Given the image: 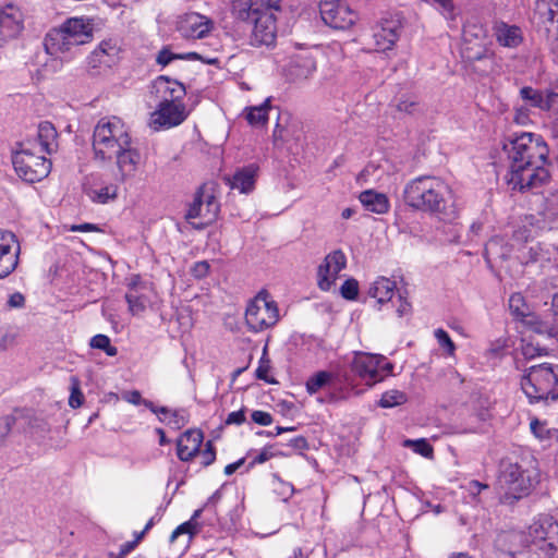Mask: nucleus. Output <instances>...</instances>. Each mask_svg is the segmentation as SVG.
<instances>
[{
  "mask_svg": "<svg viewBox=\"0 0 558 558\" xmlns=\"http://www.w3.org/2000/svg\"><path fill=\"white\" fill-rule=\"evenodd\" d=\"M549 148L541 135L523 132L508 148L510 161L506 182L512 191L541 193L550 181Z\"/></svg>",
  "mask_w": 558,
  "mask_h": 558,
  "instance_id": "f257e3e1",
  "label": "nucleus"
},
{
  "mask_svg": "<svg viewBox=\"0 0 558 558\" xmlns=\"http://www.w3.org/2000/svg\"><path fill=\"white\" fill-rule=\"evenodd\" d=\"M71 387H70V398H69V405L72 409H77L82 407L84 403V395L81 390V381L76 376H71L70 378Z\"/></svg>",
  "mask_w": 558,
  "mask_h": 558,
  "instance_id": "a19ab883",
  "label": "nucleus"
},
{
  "mask_svg": "<svg viewBox=\"0 0 558 558\" xmlns=\"http://www.w3.org/2000/svg\"><path fill=\"white\" fill-rule=\"evenodd\" d=\"M204 441V433L199 428L186 429L177 439V457L182 462L192 461Z\"/></svg>",
  "mask_w": 558,
  "mask_h": 558,
  "instance_id": "393cba45",
  "label": "nucleus"
},
{
  "mask_svg": "<svg viewBox=\"0 0 558 558\" xmlns=\"http://www.w3.org/2000/svg\"><path fill=\"white\" fill-rule=\"evenodd\" d=\"M513 324L522 337L538 335L554 338L557 332V316H515Z\"/></svg>",
  "mask_w": 558,
  "mask_h": 558,
  "instance_id": "6ab92c4d",
  "label": "nucleus"
},
{
  "mask_svg": "<svg viewBox=\"0 0 558 558\" xmlns=\"http://www.w3.org/2000/svg\"><path fill=\"white\" fill-rule=\"evenodd\" d=\"M151 94L158 104L183 101L186 95V88L178 80L166 75L157 76L151 85Z\"/></svg>",
  "mask_w": 558,
  "mask_h": 558,
  "instance_id": "5701e85b",
  "label": "nucleus"
},
{
  "mask_svg": "<svg viewBox=\"0 0 558 558\" xmlns=\"http://www.w3.org/2000/svg\"><path fill=\"white\" fill-rule=\"evenodd\" d=\"M72 232H100L101 229L94 223L85 222L81 225H72L69 228Z\"/></svg>",
  "mask_w": 558,
  "mask_h": 558,
  "instance_id": "e2e57ef3",
  "label": "nucleus"
},
{
  "mask_svg": "<svg viewBox=\"0 0 558 558\" xmlns=\"http://www.w3.org/2000/svg\"><path fill=\"white\" fill-rule=\"evenodd\" d=\"M350 369L363 383L373 386L383 381L392 372L393 365L384 355L355 352Z\"/></svg>",
  "mask_w": 558,
  "mask_h": 558,
  "instance_id": "9d476101",
  "label": "nucleus"
},
{
  "mask_svg": "<svg viewBox=\"0 0 558 558\" xmlns=\"http://www.w3.org/2000/svg\"><path fill=\"white\" fill-rule=\"evenodd\" d=\"M530 428L533 435L539 440L558 439V429L549 428L547 422L534 417L531 420Z\"/></svg>",
  "mask_w": 558,
  "mask_h": 558,
  "instance_id": "c9c22d12",
  "label": "nucleus"
},
{
  "mask_svg": "<svg viewBox=\"0 0 558 558\" xmlns=\"http://www.w3.org/2000/svg\"><path fill=\"white\" fill-rule=\"evenodd\" d=\"M401 25L397 20H381L373 28V40L376 51L391 50L400 37Z\"/></svg>",
  "mask_w": 558,
  "mask_h": 558,
  "instance_id": "b1692460",
  "label": "nucleus"
},
{
  "mask_svg": "<svg viewBox=\"0 0 558 558\" xmlns=\"http://www.w3.org/2000/svg\"><path fill=\"white\" fill-rule=\"evenodd\" d=\"M29 142L22 144L21 149L12 156V163L17 177L26 183L40 182L51 171L52 162L45 154H36Z\"/></svg>",
  "mask_w": 558,
  "mask_h": 558,
  "instance_id": "0eeeda50",
  "label": "nucleus"
},
{
  "mask_svg": "<svg viewBox=\"0 0 558 558\" xmlns=\"http://www.w3.org/2000/svg\"><path fill=\"white\" fill-rule=\"evenodd\" d=\"M15 422H16V417L14 415L0 416V447L5 442Z\"/></svg>",
  "mask_w": 558,
  "mask_h": 558,
  "instance_id": "603ef678",
  "label": "nucleus"
},
{
  "mask_svg": "<svg viewBox=\"0 0 558 558\" xmlns=\"http://www.w3.org/2000/svg\"><path fill=\"white\" fill-rule=\"evenodd\" d=\"M318 49L304 48L294 52L284 68V74L291 82H302L311 76L317 70Z\"/></svg>",
  "mask_w": 558,
  "mask_h": 558,
  "instance_id": "ddd939ff",
  "label": "nucleus"
},
{
  "mask_svg": "<svg viewBox=\"0 0 558 558\" xmlns=\"http://www.w3.org/2000/svg\"><path fill=\"white\" fill-rule=\"evenodd\" d=\"M487 31L481 23L468 22L463 26L462 56L473 62L487 57Z\"/></svg>",
  "mask_w": 558,
  "mask_h": 558,
  "instance_id": "f8f14e48",
  "label": "nucleus"
},
{
  "mask_svg": "<svg viewBox=\"0 0 558 558\" xmlns=\"http://www.w3.org/2000/svg\"><path fill=\"white\" fill-rule=\"evenodd\" d=\"M488 485L476 480H472L469 482L468 490L472 496H477L482 490L488 489Z\"/></svg>",
  "mask_w": 558,
  "mask_h": 558,
  "instance_id": "774afa93",
  "label": "nucleus"
},
{
  "mask_svg": "<svg viewBox=\"0 0 558 558\" xmlns=\"http://www.w3.org/2000/svg\"><path fill=\"white\" fill-rule=\"evenodd\" d=\"M201 458V464L203 468H208L216 461L217 452L213 440H207L204 448H199L197 453Z\"/></svg>",
  "mask_w": 558,
  "mask_h": 558,
  "instance_id": "de8ad7c7",
  "label": "nucleus"
},
{
  "mask_svg": "<svg viewBox=\"0 0 558 558\" xmlns=\"http://www.w3.org/2000/svg\"><path fill=\"white\" fill-rule=\"evenodd\" d=\"M24 28V16L21 9L7 4L0 9V47L16 38Z\"/></svg>",
  "mask_w": 558,
  "mask_h": 558,
  "instance_id": "4be33fe9",
  "label": "nucleus"
},
{
  "mask_svg": "<svg viewBox=\"0 0 558 558\" xmlns=\"http://www.w3.org/2000/svg\"><path fill=\"white\" fill-rule=\"evenodd\" d=\"M402 199L409 208L436 216L441 221H452L459 216L457 195L445 179L437 175H418L404 185Z\"/></svg>",
  "mask_w": 558,
  "mask_h": 558,
  "instance_id": "7ed1b4c3",
  "label": "nucleus"
},
{
  "mask_svg": "<svg viewBox=\"0 0 558 558\" xmlns=\"http://www.w3.org/2000/svg\"><path fill=\"white\" fill-rule=\"evenodd\" d=\"M276 9H267L256 16L252 24L251 44L253 46H272L277 39V16Z\"/></svg>",
  "mask_w": 558,
  "mask_h": 558,
  "instance_id": "a211bd4d",
  "label": "nucleus"
},
{
  "mask_svg": "<svg viewBox=\"0 0 558 558\" xmlns=\"http://www.w3.org/2000/svg\"><path fill=\"white\" fill-rule=\"evenodd\" d=\"M508 305L511 314H533V306L520 292L510 295Z\"/></svg>",
  "mask_w": 558,
  "mask_h": 558,
  "instance_id": "4c0bfd02",
  "label": "nucleus"
},
{
  "mask_svg": "<svg viewBox=\"0 0 558 558\" xmlns=\"http://www.w3.org/2000/svg\"><path fill=\"white\" fill-rule=\"evenodd\" d=\"M37 140L40 145V153L52 154L58 147V132L54 125L49 121H44L38 125Z\"/></svg>",
  "mask_w": 558,
  "mask_h": 558,
  "instance_id": "c756f323",
  "label": "nucleus"
},
{
  "mask_svg": "<svg viewBox=\"0 0 558 558\" xmlns=\"http://www.w3.org/2000/svg\"><path fill=\"white\" fill-rule=\"evenodd\" d=\"M210 270V266L207 260H201L194 264V266L191 269L192 275L197 278L202 279L205 278Z\"/></svg>",
  "mask_w": 558,
  "mask_h": 558,
  "instance_id": "bf43d9fd",
  "label": "nucleus"
},
{
  "mask_svg": "<svg viewBox=\"0 0 558 558\" xmlns=\"http://www.w3.org/2000/svg\"><path fill=\"white\" fill-rule=\"evenodd\" d=\"M20 244L16 235L7 230H0V279L12 274L19 264Z\"/></svg>",
  "mask_w": 558,
  "mask_h": 558,
  "instance_id": "412c9836",
  "label": "nucleus"
},
{
  "mask_svg": "<svg viewBox=\"0 0 558 558\" xmlns=\"http://www.w3.org/2000/svg\"><path fill=\"white\" fill-rule=\"evenodd\" d=\"M187 116L184 100L158 104L157 109L151 113V123L156 130L170 129L183 123Z\"/></svg>",
  "mask_w": 558,
  "mask_h": 558,
  "instance_id": "aec40b11",
  "label": "nucleus"
},
{
  "mask_svg": "<svg viewBox=\"0 0 558 558\" xmlns=\"http://www.w3.org/2000/svg\"><path fill=\"white\" fill-rule=\"evenodd\" d=\"M412 305L410 301L408 300V296L404 295L402 292L398 293V306H397V313L398 314H408L411 312Z\"/></svg>",
  "mask_w": 558,
  "mask_h": 558,
  "instance_id": "680f3d73",
  "label": "nucleus"
},
{
  "mask_svg": "<svg viewBox=\"0 0 558 558\" xmlns=\"http://www.w3.org/2000/svg\"><path fill=\"white\" fill-rule=\"evenodd\" d=\"M93 193L94 195H90V197L94 202L99 204H106L118 196V186L114 184H109L102 186L98 191H94Z\"/></svg>",
  "mask_w": 558,
  "mask_h": 558,
  "instance_id": "37998d69",
  "label": "nucleus"
},
{
  "mask_svg": "<svg viewBox=\"0 0 558 558\" xmlns=\"http://www.w3.org/2000/svg\"><path fill=\"white\" fill-rule=\"evenodd\" d=\"M276 456H277V453L274 451V447L266 446L253 458L252 463L253 464H263Z\"/></svg>",
  "mask_w": 558,
  "mask_h": 558,
  "instance_id": "4d7b16f0",
  "label": "nucleus"
},
{
  "mask_svg": "<svg viewBox=\"0 0 558 558\" xmlns=\"http://www.w3.org/2000/svg\"><path fill=\"white\" fill-rule=\"evenodd\" d=\"M396 290V281L381 276L371 283L367 290V296L373 299L377 304L384 305L392 300Z\"/></svg>",
  "mask_w": 558,
  "mask_h": 558,
  "instance_id": "bb28decb",
  "label": "nucleus"
},
{
  "mask_svg": "<svg viewBox=\"0 0 558 558\" xmlns=\"http://www.w3.org/2000/svg\"><path fill=\"white\" fill-rule=\"evenodd\" d=\"M128 292L125 300L132 314L153 310L151 296L154 295L151 286L142 280L137 274L126 278Z\"/></svg>",
  "mask_w": 558,
  "mask_h": 558,
  "instance_id": "4468645a",
  "label": "nucleus"
},
{
  "mask_svg": "<svg viewBox=\"0 0 558 558\" xmlns=\"http://www.w3.org/2000/svg\"><path fill=\"white\" fill-rule=\"evenodd\" d=\"M220 203L207 184H202L195 192L193 202L185 214V220L195 229L202 230L216 221Z\"/></svg>",
  "mask_w": 558,
  "mask_h": 558,
  "instance_id": "1a4fd4ad",
  "label": "nucleus"
},
{
  "mask_svg": "<svg viewBox=\"0 0 558 558\" xmlns=\"http://www.w3.org/2000/svg\"><path fill=\"white\" fill-rule=\"evenodd\" d=\"M417 107V102L411 99H400L397 105L399 111L413 113Z\"/></svg>",
  "mask_w": 558,
  "mask_h": 558,
  "instance_id": "338daca9",
  "label": "nucleus"
},
{
  "mask_svg": "<svg viewBox=\"0 0 558 558\" xmlns=\"http://www.w3.org/2000/svg\"><path fill=\"white\" fill-rule=\"evenodd\" d=\"M267 9L281 11V0H230L232 19L246 25Z\"/></svg>",
  "mask_w": 558,
  "mask_h": 558,
  "instance_id": "2eb2a0df",
  "label": "nucleus"
},
{
  "mask_svg": "<svg viewBox=\"0 0 558 558\" xmlns=\"http://www.w3.org/2000/svg\"><path fill=\"white\" fill-rule=\"evenodd\" d=\"M215 28V22L201 13L187 12L177 22V31L185 39L206 38Z\"/></svg>",
  "mask_w": 558,
  "mask_h": 558,
  "instance_id": "f3484780",
  "label": "nucleus"
},
{
  "mask_svg": "<svg viewBox=\"0 0 558 558\" xmlns=\"http://www.w3.org/2000/svg\"><path fill=\"white\" fill-rule=\"evenodd\" d=\"M94 20L87 16L68 17L45 36L44 46L50 56H61L90 43L94 38Z\"/></svg>",
  "mask_w": 558,
  "mask_h": 558,
  "instance_id": "20e7f679",
  "label": "nucleus"
},
{
  "mask_svg": "<svg viewBox=\"0 0 558 558\" xmlns=\"http://www.w3.org/2000/svg\"><path fill=\"white\" fill-rule=\"evenodd\" d=\"M145 407L149 409L153 413L158 415V417H179V411L178 410H170L167 407H158L153 401L145 402Z\"/></svg>",
  "mask_w": 558,
  "mask_h": 558,
  "instance_id": "864d4df0",
  "label": "nucleus"
},
{
  "mask_svg": "<svg viewBox=\"0 0 558 558\" xmlns=\"http://www.w3.org/2000/svg\"><path fill=\"white\" fill-rule=\"evenodd\" d=\"M513 121L517 124L525 125L530 122V111L527 108H518L515 109Z\"/></svg>",
  "mask_w": 558,
  "mask_h": 558,
  "instance_id": "0e129e2a",
  "label": "nucleus"
},
{
  "mask_svg": "<svg viewBox=\"0 0 558 558\" xmlns=\"http://www.w3.org/2000/svg\"><path fill=\"white\" fill-rule=\"evenodd\" d=\"M538 482L539 472L534 459L504 464L498 477V484L504 490L502 500L508 504L529 496Z\"/></svg>",
  "mask_w": 558,
  "mask_h": 558,
  "instance_id": "39448f33",
  "label": "nucleus"
},
{
  "mask_svg": "<svg viewBox=\"0 0 558 558\" xmlns=\"http://www.w3.org/2000/svg\"><path fill=\"white\" fill-rule=\"evenodd\" d=\"M196 58H198V52L191 51L186 53H173L168 46H165L159 50L156 57V63L161 66H166L173 60H187Z\"/></svg>",
  "mask_w": 558,
  "mask_h": 558,
  "instance_id": "f704fd0d",
  "label": "nucleus"
},
{
  "mask_svg": "<svg viewBox=\"0 0 558 558\" xmlns=\"http://www.w3.org/2000/svg\"><path fill=\"white\" fill-rule=\"evenodd\" d=\"M553 105L549 112V117L551 118L550 121V132L553 137H558V97H554V101L551 100Z\"/></svg>",
  "mask_w": 558,
  "mask_h": 558,
  "instance_id": "6e6d98bb",
  "label": "nucleus"
},
{
  "mask_svg": "<svg viewBox=\"0 0 558 558\" xmlns=\"http://www.w3.org/2000/svg\"><path fill=\"white\" fill-rule=\"evenodd\" d=\"M94 159L98 162H116V180L124 183L133 179L143 165L142 154L133 146L126 123L117 116L102 117L94 126L92 136Z\"/></svg>",
  "mask_w": 558,
  "mask_h": 558,
  "instance_id": "f03ea898",
  "label": "nucleus"
},
{
  "mask_svg": "<svg viewBox=\"0 0 558 558\" xmlns=\"http://www.w3.org/2000/svg\"><path fill=\"white\" fill-rule=\"evenodd\" d=\"M198 532V523L193 521H185L178 525L170 535V542H174L180 535L187 534L193 537Z\"/></svg>",
  "mask_w": 558,
  "mask_h": 558,
  "instance_id": "8fccbe9b",
  "label": "nucleus"
},
{
  "mask_svg": "<svg viewBox=\"0 0 558 558\" xmlns=\"http://www.w3.org/2000/svg\"><path fill=\"white\" fill-rule=\"evenodd\" d=\"M496 38L501 46L509 48L518 47L523 39L520 27L515 25H507L505 23L497 26Z\"/></svg>",
  "mask_w": 558,
  "mask_h": 558,
  "instance_id": "473e14b6",
  "label": "nucleus"
},
{
  "mask_svg": "<svg viewBox=\"0 0 558 558\" xmlns=\"http://www.w3.org/2000/svg\"><path fill=\"white\" fill-rule=\"evenodd\" d=\"M271 371V363L266 352L263 353L258 361V366L255 371V376L257 379L263 380L267 384H278L275 377L270 376L269 373Z\"/></svg>",
  "mask_w": 558,
  "mask_h": 558,
  "instance_id": "ea45409f",
  "label": "nucleus"
},
{
  "mask_svg": "<svg viewBox=\"0 0 558 558\" xmlns=\"http://www.w3.org/2000/svg\"><path fill=\"white\" fill-rule=\"evenodd\" d=\"M291 448L303 451L308 449L307 439L304 436H295L289 440L288 444Z\"/></svg>",
  "mask_w": 558,
  "mask_h": 558,
  "instance_id": "69168bd1",
  "label": "nucleus"
},
{
  "mask_svg": "<svg viewBox=\"0 0 558 558\" xmlns=\"http://www.w3.org/2000/svg\"><path fill=\"white\" fill-rule=\"evenodd\" d=\"M360 287L359 281L354 278H349L340 287V294L343 299L353 301L359 295Z\"/></svg>",
  "mask_w": 558,
  "mask_h": 558,
  "instance_id": "09e8293b",
  "label": "nucleus"
},
{
  "mask_svg": "<svg viewBox=\"0 0 558 558\" xmlns=\"http://www.w3.org/2000/svg\"><path fill=\"white\" fill-rule=\"evenodd\" d=\"M403 446L412 448L415 453L427 459H430L434 456V448L425 438L407 439L404 440Z\"/></svg>",
  "mask_w": 558,
  "mask_h": 558,
  "instance_id": "58836bf2",
  "label": "nucleus"
},
{
  "mask_svg": "<svg viewBox=\"0 0 558 558\" xmlns=\"http://www.w3.org/2000/svg\"><path fill=\"white\" fill-rule=\"evenodd\" d=\"M347 267V256L342 250H333L327 254L317 268L316 280L322 291H329Z\"/></svg>",
  "mask_w": 558,
  "mask_h": 558,
  "instance_id": "dca6fc26",
  "label": "nucleus"
},
{
  "mask_svg": "<svg viewBox=\"0 0 558 558\" xmlns=\"http://www.w3.org/2000/svg\"><path fill=\"white\" fill-rule=\"evenodd\" d=\"M122 398L124 401H126L131 404H134V405H140V404L145 405V402H150V400L143 399L142 395L138 390L125 391L123 393Z\"/></svg>",
  "mask_w": 558,
  "mask_h": 558,
  "instance_id": "052dcab7",
  "label": "nucleus"
},
{
  "mask_svg": "<svg viewBox=\"0 0 558 558\" xmlns=\"http://www.w3.org/2000/svg\"><path fill=\"white\" fill-rule=\"evenodd\" d=\"M520 386L530 404L558 400V365L542 363L525 369Z\"/></svg>",
  "mask_w": 558,
  "mask_h": 558,
  "instance_id": "423d86ee",
  "label": "nucleus"
},
{
  "mask_svg": "<svg viewBox=\"0 0 558 558\" xmlns=\"http://www.w3.org/2000/svg\"><path fill=\"white\" fill-rule=\"evenodd\" d=\"M19 332L15 328H0V351H4L16 343Z\"/></svg>",
  "mask_w": 558,
  "mask_h": 558,
  "instance_id": "3c124183",
  "label": "nucleus"
},
{
  "mask_svg": "<svg viewBox=\"0 0 558 558\" xmlns=\"http://www.w3.org/2000/svg\"><path fill=\"white\" fill-rule=\"evenodd\" d=\"M520 95L522 99L529 101L531 106L538 108L544 111H549L551 108V100L554 101V97L558 98V93L547 90L545 94L538 89H535L531 86H524L520 89Z\"/></svg>",
  "mask_w": 558,
  "mask_h": 558,
  "instance_id": "cd10ccee",
  "label": "nucleus"
},
{
  "mask_svg": "<svg viewBox=\"0 0 558 558\" xmlns=\"http://www.w3.org/2000/svg\"><path fill=\"white\" fill-rule=\"evenodd\" d=\"M89 344L94 349L102 350L108 356H114L118 353L117 348L111 345L109 337L102 333L94 336Z\"/></svg>",
  "mask_w": 558,
  "mask_h": 558,
  "instance_id": "79ce46f5",
  "label": "nucleus"
},
{
  "mask_svg": "<svg viewBox=\"0 0 558 558\" xmlns=\"http://www.w3.org/2000/svg\"><path fill=\"white\" fill-rule=\"evenodd\" d=\"M425 3L428 4H436L437 9L441 13V15L450 21H453L456 19V7L453 3V0H422Z\"/></svg>",
  "mask_w": 558,
  "mask_h": 558,
  "instance_id": "49530a36",
  "label": "nucleus"
},
{
  "mask_svg": "<svg viewBox=\"0 0 558 558\" xmlns=\"http://www.w3.org/2000/svg\"><path fill=\"white\" fill-rule=\"evenodd\" d=\"M434 335H435V338H436L439 347L445 350L447 355L453 356L454 352H456V345H454L453 341L451 340L449 333L442 328H437L434 331Z\"/></svg>",
  "mask_w": 558,
  "mask_h": 558,
  "instance_id": "a18cd8bd",
  "label": "nucleus"
},
{
  "mask_svg": "<svg viewBox=\"0 0 558 558\" xmlns=\"http://www.w3.org/2000/svg\"><path fill=\"white\" fill-rule=\"evenodd\" d=\"M274 318L271 322L267 323L265 319H262L259 316H242L244 324L247 327L248 331L252 332H259L267 328L270 325H274L277 323L278 316H270Z\"/></svg>",
  "mask_w": 558,
  "mask_h": 558,
  "instance_id": "c03bdc74",
  "label": "nucleus"
},
{
  "mask_svg": "<svg viewBox=\"0 0 558 558\" xmlns=\"http://www.w3.org/2000/svg\"><path fill=\"white\" fill-rule=\"evenodd\" d=\"M319 13L326 25L340 31L351 28L359 20V13L348 0H322Z\"/></svg>",
  "mask_w": 558,
  "mask_h": 558,
  "instance_id": "9b49d317",
  "label": "nucleus"
},
{
  "mask_svg": "<svg viewBox=\"0 0 558 558\" xmlns=\"http://www.w3.org/2000/svg\"><path fill=\"white\" fill-rule=\"evenodd\" d=\"M408 401L407 395L398 389H391L388 391H385L379 401L378 405L384 409L393 408L397 405L404 404Z\"/></svg>",
  "mask_w": 558,
  "mask_h": 558,
  "instance_id": "e433bc0d",
  "label": "nucleus"
},
{
  "mask_svg": "<svg viewBox=\"0 0 558 558\" xmlns=\"http://www.w3.org/2000/svg\"><path fill=\"white\" fill-rule=\"evenodd\" d=\"M270 109V98H267L258 106L245 107L243 116L251 126L260 128L268 123Z\"/></svg>",
  "mask_w": 558,
  "mask_h": 558,
  "instance_id": "2f4dec72",
  "label": "nucleus"
},
{
  "mask_svg": "<svg viewBox=\"0 0 558 558\" xmlns=\"http://www.w3.org/2000/svg\"><path fill=\"white\" fill-rule=\"evenodd\" d=\"M258 167L254 163L238 169L231 178H226L231 189L248 194L255 189Z\"/></svg>",
  "mask_w": 558,
  "mask_h": 558,
  "instance_id": "a878e982",
  "label": "nucleus"
},
{
  "mask_svg": "<svg viewBox=\"0 0 558 558\" xmlns=\"http://www.w3.org/2000/svg\"><path fill=\"white\" fill-rule=\"evenodd\" d=\"M530 544L543 558H558V522L542 514L529 526Z\"/></svg>",
  "mask_w": 558,
  "mask_h": 558,
  "instance_id": "6e6552de",
  "label": "nucleus"
},
{
  "mask_svg": "<svg viewBox=\"0 0 558 558\" xmlns=\"http://www.w3.org/2000/svg\"><path fill=\"white\" fill-rule=\"evenodd\" d=\"M252 421L260 426H269L274 422V417L269 412L255 410L251 414Z\"/></svg>",
  "mask_w": 558,
  "mask_h": 558,
  "instance_id": "5fc2aeb1",
  "label": "nucleus"
},
{
  "mask_svg": "<svg viewBox=\"0 0 558 558\" xmlns=\"http://www.w3.org/2000/svg\"><path fill=\"white\" fill-rule=\"evenodd\" d=\"M263 308L268 314L279 313L277 302L266 289H262L253 299L250 300L244 314H258Z\"/></svg>",
  "mask_w": 558,
  "mask_h": 558,
  "instance_id": "7c9ffc66",
  "label": "nucleus"
},
{
  "mask_svg": "<svg viewBox=\"0 0 558 558\" xmlns=\"http://www.w3.org/2000/svg\"><path fill=\"white\" fill-rule=\"evenodd\" d=\"M359 199L366 210L378 215L388 213L390 208V202L387 195L374 190L363 191L360 194Z\"/></svg>",
  "mask_w": 558,
  "mask_h": 558,
  "instance_id": "c85d7f7f",
  "label": "nucleus"
},
{
  "mask_svg": "<svg viewBox=\"0 0 558 558\" xmlns=\"http://www.w3.org/2000/svg\"><path fill=\"white\" fill-rule=\"evenodd\" d=\"M246 421L245 409L242 408L238 411H233L228 414L225 424L226 425H242Z\"/></svg>",
  "mask_w": 558,
  "mask_h": 558,
  "instance_id": "13d9d810",
  "label": "nucleus"
},
{
  "mask_svg": "<svg viewBox=\"0 0 558 558\" xmlns=\"http://www.w3.org/2000/svg\"><path fill=\"white\" fill-rule=\"evenodd\" d=\"M337 377L338 376L335 373L327 372V371H319L306 380V384H305L306 391L310 395H315L323 387L333 385Z\"/></svg>",
  "mask_w": 558,
  "mask_h": 558,
  "instance_id": "72a5a7b5",
  "label": "nucleus"
}]
</instances>
